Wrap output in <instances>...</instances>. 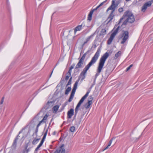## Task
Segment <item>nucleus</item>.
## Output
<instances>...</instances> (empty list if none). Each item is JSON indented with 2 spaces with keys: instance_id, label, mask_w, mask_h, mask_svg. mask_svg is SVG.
<instances>
[{
  "instance_id": "1",
  "label": "nucleus",
  "mask_w": 153,
  "mask_h": 153,
  "mask_svg": "<svg viewBox=\"0 0 153 153\" xmlns=\"http://www.w3.org/2000/svg\"><path fill=\"white\" fill-rule=\"evenodd\" d=\"M100 48H98L94 55L92 58L90 62L86 65L80 74L79 78H81V80L82 81L85 78L87 71L89 69L90 67L96 62L100 56Z\"/></svg>"
},
{
  "instance_id": "2",
  "label": "nucleus",
  "mask_w": 153,
  "mask_h": 153,
  "mask_svg": "<svg viewBox=\"0 0 153 153\" xmlns=\"http://www.w3.org/2000/svg\"><path fill=\"white\" fill-rule=\"evenodd\" d=\"M125 18H126V19L123 22L122 25H126L128 22L131 24L135 21V18L133 14L129 10H128L124 13L122 18L120 19L118 24H119Z\"/></svg>"
},
{
  "instance_id": "3",
  "label": "nucleus",
  "mask_w": 153,
  "mask_h": 153,
  "mask_svg": "<svg viewBox=\"0 0 153 153\" xmlns=\"http://www.w3.org/2000/svg\"><path fill=\"white\" fill-rule=\"evenodd\" d=\"M109 56V53L108 52H106L100 58L99 60L98 67L97 68V72L95 75V79H96L97 76L100 74V73L101 72L102 70L104 65L105 61Z\"/></svg>"
},
{
  "instance_id": "4",
  "label": "nucleus",
  "mask_w": 153,
  "mask_h": 153,
  "mask_svg": "<svg viewBox=\"0 0 153 153\" xmlns=\"http://www.w3.org/2000/svg\"><path fill=\"white\" fill-rule=\"evenodd\" d=\"M90 91L88 90L87 92L85 94V95L81 99V100L79 101V102L78 103L75 109V114L74 116V118L76 116L77 114L78 113V111H79V108L81 104L83 102L84 100L85 99V98L88 96L90 92Z\"/></svg>"
},
{
  "instance_id": "5",
  "label": "nucleus",
  "mask_w": 153,
  "mask_h": 153,
  "mask_svg": "<svg viewBox=\"0 0 153 153\" xmlns=\"http://www.w3.org/2000/svg\"><path fill=\"white\" fill-rule=\"evenodd\" d=\"M123 33L122 35V37L123 38L122 41L121 42V43L122 44L124 43L129 37L128 31L123 30Z\"/></svg>"
},
{
  "instance_id": "6",
  "label": "nucleus",
  "mask_w": 153,
  "mask_h": 153,
  "mask_svg": "<svg viewBox=\"0 0 153 153\" xmlns=\"http://www.w3.org/2000/svg\"><path fill=\"white\" fill-rule=\"evenodd\" d=\"M28 125H26L24 128H23L21 131H19V134L17 135V136L16 137V138L14 140V141L12 144V146H14L15 147L16 146L17 140L19 139V137H20L19 134L21 133H22L23 132V131L24 130H25V129L27 128L28 127Z\"/></svg>"
},
{
  "instance_id": "7",
  "label": "nucleus",
  "mask_w": 153,
  "mask_h": 153,
  "mask_svg": "<svg viewBox=\"0 0 153 153\" xmlns=\"http://www.w3.org/2000/svg\"><path fill=\"white\" fill-rule=\"evenodd\" d=\"M117 6V4H115V1L112 0L111 1V5L107 9L106 12H108L110 10H111V11H115V8Z\"/></svg>"
},
{
  "instance_id": "8",
  "label": "nucleus",
  "mask_w": 153,
  "mask_h": 153,
  "mask_svg": "<svg viewBox=\"0 0 153 153\" xmlns=\"http://www.w3.org/2000/svg\"><path fill=\"white\" fill-rule=\"evenodd\" d=\"M152 3L151 1H149L146 3L142 7V11L143 12L145 11L147 7L151 6Z\"/></svg>"
},
{
  "instance_id": "9",
  "label": "nucleus",
  "mask_w": 153,
  "mask_h": 153,
  "mask_svg": "<svg viewBox=\"0 0 153 153\" xmlns=\"http://www.w3.org/2000/svg\"><path fill=\"white\" fill-rule=\"evenodd\" d=\"M74 114V109L71 108L67 113V118L71 119Z\"/></svg>"
},
{
  "instance_id": "10",
  "label": "nucleus",
  "mask_w": 153,
  "mask_h": 153,
  "mask_svg": "<svg viewBox=\"0 0 153 153\" xmlns=\"http://www.w3.org/2000/svg\"><path fill=\"white\" fill-rule=\"evenodd\" d=\"M48 128H47L46 130H45V132L44 133V136H43V137L42 138V140H41V142L40 143H39V145H40L41 146H42L44 141H45V139L46 138V135H47V134L48 133Z\"/></svg>"
},
{
  "instance_id": "11",
  "label": "nucleus",
  "mask_w": 153,
  "mask_h": 153,
  "mask_svg": "<svg viewBox=\"0 0 153 153\" xmlns=\"http://www.w3.org/2000/svg\"><path fill=\"white\" fill-rule=\"evenodd\" d=\"M116 27V29L114 30L113 33H111L114 36L116 35L118 32V30H120V27L119 26H117V25H116L115 26L114 29H115Z\"/></svg>"
},
{
  "instance_id": "12",
  "label": "nucleus",
  "mask_w": 153,
  "mask_h": 153,
  "mask_svg": "<svg viewBox=\"0 0 153 153\" xmlns=\"http://www.w3.org/2000/svg\"><path fill=\"white\" fill-rule=\"evenodd\" d=\"M83 63V62L79 60L78 63L75 66V69H78L82 68Z\"/></svg>"
},
{
  "instance_id": "13",
  "label": "nucleus",
  "mask_w": 153,
  "mask_h": 153,
  "mask_svg": "<svg viewBox=\"0 0 153 153\" xmlns=\"http://www.w3.org/2000/svg\"><path fill=\"white\" fill-rule=\"evenodd\" d=\"M114 11H111L109 16H108L107 20L110 19V20L108 21V23H109L113 19L114 15Z\"/></svg>"
},
{
  "instance_id": "14",
  "label": "nucleus",
  "mask_w": 153,
  "mask_h": 153,
  "mask_svg": "<svg viewBox=\"0 0 153 153\" xmlns=\"http://www.w3.org/2000/svg\"><path fill=\"white\" fill-rule=\"evenodd\" d=\"M115 36H114L112 34H111L110 37L108 39L107 42V43L108 45H110L111 43L112 42V41Z\"/></svg>"
},
{
  "instance_id": "15",
  "label": "nucleus",
  "mask_w": 153,
  "mask_h": 153,
  "mask_svg": "<svg viewBox=\"0 0 153 153\" xmlns=\"http://www.w3.org/2000/svg\"><path fill=\"white\" fill-rule=\"evenodd\" d=\"M83 24L80 25H79L76 27L74 29V32L75 33L77 31L81 30L82 29V26Z\"/></svg>"
},
{
  "instance_id": "16",
  "label": "nucleus",
  "mask_w": 153,
  "mask_h": 153,
  "mask_svg": "<svg viewBox=\"0 0 153 153\" xmlns=\"http://www.w3.org/2000/svg\"><path fill=\"white\" fill-rule=\"evenodd\" d=\"M59 107V106L58 105H56L54 106L53 108V112L54 113H56L57 111H58Z\"/></svg>"
},
{
  "instance_id": "17",
  "label": "nucleus",
  "mask_w": 153,
  "mask_h": 153,
  "mask_svg": "<svg viewBox=\"0 0 153 153\" xmlns=\"http://www.w3.org/2000/svg\"><path fill=\"white\" fill-rule=\"evenodd\" d=\"M93 13L92 12L90 11L88 15L87 20L89 22H90L92 19V16Z\"/></svg>"
},
{
  "instance_id": "18",
  "label": "nucleus",
  "mask_w": 153,
  "mask_h": 153,
  "mask_svg": "<svg viewBox=\"0 0 153 153\" xmlns=\"http://www.w3.org/2000/svg\"><path fill=\"white\" fill-rule=\"evenodd\" d=\"M89 52V51H88L86 52L82 56L81 58L79 59V60L83 61L84 62V60L85 59V56L87 54H88V53Z\"/></svg>"
},
{
  "instance_id": "19",
  "label": "nucleus",
  "mask_w": 153,
  "mask_h": 153,
  "mask_svg": "<svg viewBox=\"0 0 153 153\" xmlns=\"http://www.w3.org/2000/svg\"><path fill=\"white\" fill-rule=\"evenodd\" d=\"M106 30L105 29H102L100 31V36H102L106 34Z\"/></svg>"
},
{
  "instance_id": "20",
  "label": "nucleus",
  "mask_w": 153,
  "mask_h": 153,
  "mask_svg": "<svg viewBox=\"0 0 153 153\" xmlns=\"http://www.w3.org/2000/svg\"><path fill=\"white\" fill-rule=\"evenodd\" d=\"M64 145L63 144L60 146L61 149L60 153H66L65 152V150L64 148Z\"/></svg>"
},
{
  "instance_id": "21",
  "label": "nucleus",
  "mask_w": 153,
  "mask_h": 153,
  "mask_svg": "<svg viewBox=\"0 0 153 153\" xmlns=\"http://www.w3.org/2000/svg\"><path fill=\"white\" fill-rule=\"evenodd\" d=\"M121 51H119L118 52L115 54V56L114 57V59H117L119 56L121 55Z\"/></svg>"
},
{
  "instance_id": "22",
  "label": "nucleus",
  "mask_w": 153,
  "mask_h": 153,
  "mask_svg": "<svg viewBox=\"0 0 153 153\" xmlns=\"http://www.w3.org/2000/svg\"><path fill=\"white\" fill-rule=\"evenodd\" d=\"M40 140V138H34L32 142L33 145H35L37 144Z\"/></svg>"
},
{
  "instance_id": "23",
  "label": "nucleus",
  "mask_w": 153,
  "mask_h": 153,
  "mask_svg": "<svg viewBox=\"0 0 153 153\" xmlns=\"http://www.w3.org/2000/svg\"><path fill=\"white\" fill-rule=\"evenodd\" d=\"M92 104L91 102H87L85 105V107L86 109L88 108Z\"/></svg>"
},
{
  "instance_id": "24",
  "label": "nucleus",
  "mask_w": 153,
  "mask_h": 153,
  "mask_svg": "<svg viewBox=\"0 0 153 153\" xmlns=\"http://www.w3.org/2000/svg\"><path fill=\"white\" fill-rule=\"evenodd\" d=\"M79 81V80L78 79L74 83V86L73 87V89L76 90L77 88V86L78 83V82Z\"/></svg>"
},
{
  "instance_id": "25",
  "label": "nucleus",
  "mask_w": 153,
  "mask_h": 153,
  "mask_svg": "<svg viewBox=\"0 0 153 153\" xmlns=\"http://www.w3.org/2000/svg\"><path fill=\"white\" fill-rule=\"evenodd\" d=\"M71 88L70 87H68L66 90L65 94V95H68L69 92L71 91Z\"/></svg>"
},
{
  "instance_id": "26",
  "label": "nucleus",
  "mask_w": 153,
  "mask_h": 153,
  "mask_svg": "<svg viewBox=\"0 0 153 153\" xmlns=\"http://www.w3.org/2000/svg\"><path fill=\"white\" fill-rule=\"evenodd\" d=\"M93 97L92 95H90L88 99V102H91L92 103V101L93 100Z\"/></svg>"
},
{
  "instance_id": "27",
  "label": "nucleus",
  "mask_w": 153,
  "mask_h": 153,
  "mask_svg": "<svg viewBox=\"0 0 153 153\" xmlns=\"http://www.w3.org/2000/svg\"><path fill=\"white\" fill-rule=\"evenodd\" d=\"M48 117V115L47 114H46L43 117L42 120L43 121L44 123H45L46 122V120Z\"/></svg>"
},
{
  "instance_id": "28",
  "label": "nucleus",
  "mask_w": 153,
  "mask_h": 153,
  "mask_svg": "<svg viewBox=\"0 0 153 153\" xmlns=\"http://www.w3.org/2000/svg\"><path fill=\"white\" fill-rule=\"evenodd\" d=\"M75 128L74 126H72L70 127V130L71 132H73L75 130Z\"/></svg>"
},
{
  "instance_id": "29",
  "label": "nucleus",
  "mask_w": 153,
  "mask_h": 153,
  "mask_svg": "<svg viewBox=\"0 0 153 153\" xmlns=\"http://www.w3.org/2000/svg\"><path fill=\"white\" fill-rule=\"evenodd\" d=\"M61 152V149L60 147L57 149L54 152V153H60Z\"/></svg>"
},
{
  "instance_id": "30",
  "label": "nucleus",
  "mask_w": 153,
  "mask_h": 153,
  "mask_svg": "<svg viewBox=\"0 0 153 153\" xmlns=\"http://www.w3.org/2000/svg\"><path fill=\"white\" fill-rule=\"evenodd\" d=\"M72 79V77H70V78L69 80L66 85V86H67L68 85H70L71 84Z\"/></svg>"
},
{
  "instance_id": "31",
  "label": "nucleus",
  "mask_w": 153,
  "mask_h": 153,
  "mask_svg": "<svg viewBox=\"0 0 153 153\" xmlns=\"http://www.w3.org/2000/svg\"><path fill=\"white\" fill-rule=\"evenodd\" d=\"M94 35H91L90 36L88 37V38L86 39V40L88 42L89 41L90 39Z\"/></svg>"
},
{
  "instance_id": "32",
  "label": "nucleus",
  "mask_w": 153,
  "mask_h": 153,
  "mask_svg": "<svg viewBox=\"0 0 153 153\" xmlns=\"http://www.w3.org/2000/svg\"><path fill=\"white\" fill-rule=\"evenodd\" d=\"M106 1H107V0H105V1L102 2L100 4V5H99L98 6V7L99 8L100 7L102 6L106 2Z\"/></svg>"
},
{
  "instance_id": "33",
  "label": "nucleus",
  "mask_w": 153,
  "mask_h": 153,
  "mask_svg": "<svg viewBox=\"0 0 153 153\" xmlns=\"http://www.w3.org/2000/svg\"><path fill=\"white\" fill-rule=\"evenodd\" d=\"M113 139H114V138H112L109 141V143H108V146H111V145L112 142V140Z\"/></svg>"
},
{
  "instance_id": "34",
  "label": "nucleus",
  "mask_w": 153,
  "mask_h": 153,
  "mask_svg": "<svg viewBox=\"0 0 153 153\" xmlns=\"http://www.w3.org/2000/svg\"><path fill=\"white\" fill-rule=\"evenodd\" d=\"M99 8V7H98V6L96 8H95L94 9H92L91 11V12H92V13H94V12L95 11H96V10H97V9H98Z\"/></svg>"
},
{
  "instance_id": "35",
  "label": "nucleus",
  "mask_w": 153,
  "mask_h": 153,
  "mask_svg": "<svg viewBox=\"0 0 153 153\" xmlns=\"http://www.w3.org/2000/svg\"><path fill=\"white\" fill-rule=\"evenodd\" d=\"M27 147H28V146L27 145L25 148V149H26V152L27 153L28 152H29L30 151V148H29L28 149H27Z\"/></svg>"
},
{
  "instance_id": "36",
  "label": "nucleus",
  "mask_w": 153,
  "mask_h": 153,
  "mask_svg": "<svg viewBox=\"0 0 153 153\" xmlns=\"http://www.w3.org/2000/svg\"><path fill=\"white\" fill-rule=\"evenodd\" d=\"M67 75L66 76L65 78V80H68L70 76H71V75H70L69 74H67Z\"/></svg>"
},
{
  "instance_id": "37",
  "label": "nucleus",
  "mask_w": 153,
  "mask_h": 153,
  "mask_svg": "<svg viewBox=\"0 0 153 153\" xmlns=\"http://www.w3.org/2000/svg\"><path fill=\"white\" fill-rule=\"evenodd\" d=\"M118 10L120 13H121L123 11V8L120 7L118 9Z\"/></svg>"
},
{
  "instance_id": "38",
  "label": "nucleus",
  "mask_w": 153,
  "mask_h": 153,
  "mask_svg": "<svg viewBox=\"0 0 153 153\" xmlns=\"http://www.w3.org/2000/svg\"><path fill=\"white\" fill-rule=\"evenodd\" d=\"M75 66V64H73L72 65L70 68L69 69L71 70H72L74 67Z\"/></svg>"
},
{
  "instance_id": "39",
  "label": "nucleus",
  "mask_w": 153,
  "mask_h": 153,
  "mask_svg": "<svg viewBox=\"0 0 153 153\" xmlns=\"http://www.w3.org/2000/svg\"><path fill=\"white\" fill-rule=\"evenodd\" d=\"M38 128H39L36 127V129L35 130V133L36 134V136L37 135V132L38 131Z\"/></svg>"
},
{
  "instance_id": "40",
  "label": "nucleus",
  "mask_w": 153,
  "mask_h": 153,
  "mask_svg": "<svg viewBox=\"0 0 153 153\" xmlns=\"http://www.w3.org/2000/svg\"><path fill=\"white\" fill-rule=\"evenodd\" d=\"M71 70H72L69 69L68 71V72L67 73V74H70V75H71Z\"/></svg>"
},
{
  "instance_id": "41",
  "label": "nucleus",
  "mask_w": 153,
  "mask_h": 153,
  "mask_svg": "<svg viewBox=\"0 0 153 153\" xmlns=\"http://www.w3.org/2000/svg\"><path fill=\"white\" fill-rule=\"evenodd\" d=\"M73 98V97H71L70 96L68 100V102H71L72 101V100Z\"/></svg>"
},
{
  "instance_id": "42",
  "label": "nucleus",
  "mask_w": 153,
  "mask_h": 153,
  "mask_svg": "<svg viewBox=\"0 0 153 153\" xmlns=\"http://www.w3.org/2000/svg\"><path fill=\"white\" fill-rule=\"evenodd\" d=\"M4 97H2V99H1V102H0V104H2L3 102V101H4Z\"/></svg>"
},
{
  "instance_id": "43",
  "label": "nucleus",
  "mask_w": 153,
  "mask_h": 153,
  "mask_svg": "<svg viewBox=\"0 0 153 153\" xmlns=\"http://www.w3.org/2000/svg\"><path fill=\"white\" fill-rule=\"evenodd\" d=\"M130 68H130V67L129 66L126 69V72H127L130 69Z\"/></svg>"
},
{
  "instance_id": "44",
  "label": "nucleus",
  "mask_w": 153,
  "mask_h": 153,
  "mask_svg": "<svg viewBox=\"0 0 153 153\" xmlns=\"http://www.w3.org/2000/svg\"><path fill=\"white\" fill-rule=\"evenodd\" d=\"M74 94H75L72 93H71L70 96L73 98L74 96Z\"/></svg>"
},
{
  "instance_id": "45",
  "label": "nucleus",
  "mask_w": 153,
  "mask_h": 153,
  "mask_svg": "<svg viewBox=\"0 0 153 153\" xmlns=\"http://www.w3.org/2000/svg\"><path fill=\"white\" fill-rule=\"evenodd\" d=\"M76 91V90L73 89L71 93H72L75 94Z\"/></svg>"
},
{
  "instance_id": "46",
  "label": "nucleus",
  "mask_w": 153,
  "mask_h": 153,
  "mask_svg": "<svg viewBox=\"0 0 153 153\" xmlns=\"http://www.w3.org/2000/svg\"><path fill=\"white\" fill-rule=\"evenodd\" d=\"M109 146H108V145L103 150V151H104V150L107 149L108 147H109Z\"/></svg>"
},
{
  "instance_id": "47",
  "label": "nucleus",
  "mask_w": 153,
  "mask_h": 153,
  "mask_svg": "<svg viewBox=\"0 0 153 153\" xmlns=\"http://www.w3.org/2000/svg\"><path fill=\"white\" fill-rule=\"evenodd\" d=\"M39 148H38L37 147H36V148L35 149V152H37L38 151V150H39Z\"/></svg>"
},
{
  "instance_id": "48",
  "label": "nucleus",
  "mask_w": 153,
  "mask_h": 153,
  "mask_svg": "<svg viewBox=\"0 0 153 153\" xmlns=\"http://www.w3.org/2000/svg\"><path fill=\"white\" fill-rule=\"evenodd\" d=\"M40 125H41V124H40V123H39L38 124V125H37V126H36V127H37V128H39V126Z\"/></svg>"
},
{
  "instance_id": "49",
  "label": "nucleus",
  "mask_w": 153,
  "mask_h": 153,
  "mask_svg": "<svg viewBox=\"0 0 153 153\" xmlns=\"http://www.w3.org/2000/svg\"><path fill=\"white\" fill-rule=\"evenodd\" d=\"M87 42H88L86 40V41H85V42H84V43H83V45L82 46H83V45H84L85 44H86V43H87Z\"/></svg>"
},
{
  "instance_id": "50",
  "label": "nucleus",
  "mask_w": 153,
  "mask_h": 153,
  "mask_svg": "<svg viewBox=\"0 0 153 153\" xmlns=\"http://www.w3.org/2000/svg\"><path fill=\"white\" fill-rule=\"evenodd\" d=\"M56 132L55 131H54L53 133V135H55L56 134Z\"/></svg>"
},
{
  "instance_id": "51",
  "label": "nucleus",
  "mask_w": 153,
  "mask_h": 153,
  "mask_svg": "<svg viewBox=\"0 0 153 153\" xmlns=\"http://www.w3.org/2000/svg\"><path fill=\"white\" fill-rule=\"evenodd\" d=\"M44 122V121H43V120H42L41 121H40L39 123H40V124H41V123H42V122Z\"/></svg>"
},
{
  "instance_id": "52",
  "label": "nucleus",
  "mask_w": 153,
  "mask_h": 153,
  "mask_svg": "<svg viewBox=\"0 0 153 153\" xmlns=\"http://www.w3.org/2000/svg\"><path fill=\"white\" fill-rule=\"evenodd\" d=\"M41 146L39 144L38 145V146H37V147L39 149V148Z\"/></svg>"
},
{
  "instance_id": "53",
  "label": "nucleus",
  "mask_w": 153,
  "mask_h": 153,
  "mask_svg": "<svg viewBox=\"0 0 153 153\" xmlns=\"http://www.w3.org/2000/svg\"><path fill=\"white\" fill-rule=\"evenodd\" d=\"M41 146L39 144L38 145V146H37V147L39 149V148Z\"/></svg>"
},
{
  "instance_id": "54",
  "label": "nucleus",
  "mask_w": 153,
  "mask_h": 153,
  "mask_svg": "<svg viewBox=\"0 0 153 153\" xmlns=\"http://www.w3.org/2000/svg\"><path fill=\"white\" fill-rule=\"evenodd\" d=\"M133 65V64H131V65L129 66V67H130V68H131V67H132Z\"/></svg>"
},
{
  "instance_id": "55",
  "label": "nucleus",
  "mask_w": 153,
  "mask_h": 153,
  "mask_svg": "<svg viewBox=\"0 0 153 153\" xmlns=\"http://www.w3.org/2000/svg\"><path fill=\"white\" fill-rule=\"evenodd\" d=\"M108 70H106V71H105V73L106 74H107V72H108Z\"/></svg>"
},
{
  "instance_id": "56",
  "label": "nucleus",
  "mask_w": 153,
  "mask_h": 153,
  "mask_svg": "<svg viewBox=\"0 0 153 153\" xmlns=\"http://www.w3.org/2000/svg\"><path fill=\"white\" fill-rule=\"evenodd\" d=\"M53 72V70L52 71V72H51V74H50V77L51 76V75H52V73Z\"/></svg>"
},
{
  "instance_id": "57",
  "label": "nucleus",
  "mask_w": 153,
  "mask_h": 153,
  "mask_svg": "<svg viewBox=\"0 0 153 153\" xmlns=\"http://www.w3.org/2000/svg\"><path fill=\"white\" fill-rule=\"evenodd\" d=\"M67 102H66L65 103V104L66 105H67Z\"/></svg>"
},
{
  "instance_id": "58",
  "label": "nucleus",
  "mask_w": 153,
  "mask_h": 153,
  "mask_svg": "<svg viewBox=\"0 0 153 153\" xmlns=\"http://www.w3.org/2000/svg\"><path fill=\"white\" fill-rule=\"evenodd\" d=\"M151 1L152 2H153V0H151Z\"/></svg>"
},
{
  "instance_id": "59",
  "label": "nucleus",
  "mask_w": 153,
  "mask_h": 153,
  "mask_svg": "<svg viewBox=\"0 0 153 153\" xmlns=\"http://www.w3.org/2000/svg\"><path fill=\"white\" fill-rule=\"evenodd\" d=\"M47 103H48V104L49 103V102H48Z\"/></svg>"
},
{
  "instance_id": "60",
  "label": "nucleus",
  "mask_w": 153,
  "mask_h": 153,
  "mask_svg": "<svg viewBox=\"0 0 153 153\" xmlns=\"http://www.w3.org/2000/svg\"><path fill=\"white\" fill-rule=\"evenodd\" d=\"M54 14V13H53V14H52V15H53V14Z\"/></svg>"
},
{
  "instance_id": "61",
  "label": "nucleus",
  "mask_w": 153,
  "mask_h": 153,
  "mask_svg": "<svg viewBox=\"0 0 153 153\" xmlns=\"http://www.w3.org/2000/svg\"><path fill=\"white\" fill-rule=\"evenodd\" d=\"M54 14V13H53V14H52V15H53V14Z\"/></svg>"
},
{
  "instance_id": "62",
  "label": "nucleus",
  "mask_w": 153,
  "mask_h": 153,
  "mask_svg": "<svg viewBox=\"0 0 153 153\" xmlns=\"http://www.w3.org/2000/svg\"><path fill=\"white\" fill-rule=\"evenodd\" d=\"M54 14V13H53V14H52V15H53V14Z\"/></svg>"
}]
</instances>
